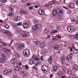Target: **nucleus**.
Returning <instances> with one entry per match:
<instances>
[{
    "label": "nucleus",
    "instance_id": "1",
    "mask_svg": "<svg viewBox=\"0 0 78 78\" xmlns=\"http://www.w3.org/2000/svg\"><path fill=\"white\" fill-rule=\"evenodd\" d=\"M57 14H58V16H62V10L60 9H58L56 10L55 9H54L53 11L52 14L53 16L55 17L56 16H57Z\"/></svg>",
    "mask_w": 78,
    "mask_h": 78
},
{
    "label": "nucleus",
    "instance_id": "2",
    "mask_svg": "<svg viewBox=\"0 0 78 78\" xmlns=\"http://www.w3.org/2000/svg\"><path fill=\"white\" fill-rule=\"evenodd\" d=\"M17 46H18V49L19 50H22L24 48V46L25 44L23 43H20V42H18L17 44Z\"/></svg>",
    "mask_w": 78,
    "mask_h": 78
},
{
    "label": "nucleus",
    "instance_id": "3",
    "mask_svg": "<svg viewBox=\"0 0 78 78\" xmlns=\"http://www.w3.org/2000/svg\"><path fill=\"white\" fill-rule=\"evenodd\" d=\"M41 70L44 72H47L48 70V67L45 65H43L41 67Z\"/></svg>",
    "mask_w": 78,
    "mask_h": 78
},
{
    "label": "nucleus",
    "instance_id": "4",
    "mask_svg": "<svg viewBox=\"0 0 78 78\" xmlns=\"http://www.w3.org/2000/svg\"><path fill=\"white\" fill-rule=\"evenodd\" d=\"M4 73L5 74H9V75H11L12 73V71L11 69H6L4 71Z\"/></svg>",
    "mask_w": 78,
    "mask_h": 78
},
{
    "label": "nucleus",
    "instance_id": "5",
    "mask_svg": "<svg viewBox=\"0 0 78 78\" xmlns=\"http://www.w3.org/2000/svg\"><path fill=\"white\" fill-rule=\"evenodd\" d=\"M23 55L24 56L25 55L28 56L30 55V51L28 49H25L23 51Z\"/></svg>",
    "mask_w": 78,
    "mask_h": 78
},
{
    "label": "nucleus",
    "instance_id": "6",
    "mask_svg": "<svg viewBox=\"0 0 78 78\" xmlns=\"http://www.w3.org/2000/svg\"><path fill=\"white\" fill-rule=\"evenodd\" d=\"M2 32L5 34H6L7 36H11L12 34L11 32L8 31L7 30H5V29H3L2 30Z\"/></svg>",
    "mask_w": 78,
    "mask_h": 78
},
{
    "label": "nucleus",
    "instance_id": "7",
    "mask_svg": "<svg viewBox=\"0 0 78 78\" xmlns=\"http://www.w3.org/2000/svg\"><path fill=\"white\" fill-rule=\"evenodd\" d=\"M21 34L23 37H26V36H28L29 35V33L28 32H25L24 31H23Z\"/></svg>",
    "mask_w": 78,
    "mask_h": 78
},
{
    "label": "nucleus",
    "instance_id": "8",
    "mask_svg": "<svg viewBox=\"0 0 78 78\" xmlns=\"http://www.w3.org/2000/svg\"><path fill=\"white\" fill-rule=\"evenodd\" d=\"M1 55L2 56H7V51H4L1 52Z\"/></svg>",
    "mask_w": 78,
    "mask_h": 78
},
{
    "label": "nucleus",
    "instance_id": "9",
    "mask_svg": "<svg viewBox=\"0 0 78 78\" xmlns=\"http://www.w3.org/2000/svg\"><path fill=\"white\" fill-rule=\"evenodd\" d=\"M68 7L69 8H74V7H75L74 4L73 3L69 4L68 5Z\"/></svg>",
    "mask_w": 78,
    "mask_h": 78
},
{
    "label": "nucleus",
    "instance_id": "10",
    "mask_svg": "<svg viewBox=\"0 0 78 78\" xmlns=\"http://www.w3.org/2000/svg\"><path fill=\"white\" fill-rule=\"evenodd\" d=\"M67 62H70L72 60V56L70 55H68L67 56L66 58Z\"/></svg>",
    "mask_w": 78,
    "mask_h": 78
},
{
    "label": "nucleus",
    "instance_id": "11",
    "mask_svg": "<svg viewBox=\"0 0 78 78\" xmlns=\"http://www.w3.org/2000/svg\"><path fill=\"white\" fill-rule=\"evenodd\" d=\"M46 45L45 43L42 42L40 44V47L41 48H45Z\"/></svg>",
    "mask_w": 78,
    "mask_h": 78
},
{
    "label": "nucleus",
    "instance_id": "12",
    "mask_svg": "<svg viewBox=\"0 0 78 78\" xmlns=\"http://www.w3.org/2000/svg\"><path fill=\"white\" fill-rule=\"evenodd\" d=\"M39 14L41 16H43L44 14V11L42 10H40L38 11Z\"/></svg>",
    "mask_w": 78,
    "mask_h": 78
},
{
    "label": "nucleus",
    "instance_id": "13",
    "mask_svg": "<svg viewBox=\"0 0 78 78\" xmlns=\"http://www.w3.org/2000/svg\"><path fill=\"white\" fill-rule=\"evenodd\" d=\"M66 56L64 55H62L60 57V60L61 62H64V61H65V60H66Z\"/></svg>",
    "mask_w": 78,
    "mask_h": 78
},
{
    "label": "nucleus",
    "instance_id": "14",
    "mask_svg": "<svg viewBox=\"0 0 78 78\" xmlns=\"http://www.w3.org/2000/svg\"><path fill=\"white\" fill-rule=\"evenodd\" d=\"M21 76L22 77H25V76H27V73L25 72H23L21 74Z\"/></svg>",
    "mask_w": 78,
    "mask_h": 78
},
{
    "label": "nucleus",
    "instance_id": "15",
    "mask_svg": "<svg viewBox=\"0 0 78 78\" xmlns=\"http://www.w3.org/2000/svg\"><path fill=\"white\" fill-rule=\"evenodd\" d=\"M58 69V67L57 66H54L53 67V70L54 72H56Z\"/></svg>",
    "mask_w": 78,
    "mask_h": 78
},
{
    "label": "nucleus",
    "instance_id": "16",
    "mask_svg": "<svg viewBox=\"0 0 78 78\" xmlns=\"http://www.w3.org/2000/svg\"><path fill=\"white\" fill-rule=\"evenodd\" d=\"M23 26L24 28H28V27L29 26L28 24L26 23H24L23 24Z\"/></svg>",
    "mask_w": 78,
    "mask_h": 78
},
{
    "label": "nucleus",
    "instance_id": "17",
    "mask_svg": "<svg viewBox=\"0 0 78 78\" xmlns=\"http://www.w3.org/2000/svg\"><path fill=\"white\" fill-rule=\"evenodd\" d=\"M34 44L36 46H39V45L41 44V43H40L39 41H36L34 42Z\"/></svg>",
    "mask_w": 78,
    "mask_h": 78
},
{
    "label": "nucleus",
    "instance_id": "18",
    "mask_svg": "<svg viewBox=\"0 0 78 78\" xmlns=\"http://www.w3.org/2000/svg\"><path fill=\"white\" fill-rule=\"evenodd\" d=\"M53 48L55 50H58V48H59V46L55 44L54 45Z\"/></svg>",
    "mask_w": 78,
    "mask_h": 78
},
{
    "label": "nucleus",
    "instance_id": "19",
    "mask_svg": "<svg viewBox=\"0 0 78 78\" xmlns=\"http://www.w3.org/2000/svg\"><path fill=\"white\" fill-rule=\"evenodd\" d=\"M49 32V30H48V29L47 28H45L44 31V33L46 34H48Z\"/></svg>",
    "mask_w": 78,
    "mask_h": 78
},
{
    "label": "nucleus",
    "instance_id": "20",
    "mask_svg": "<svg viewBox=\"0 0 78 78\" xmlns=\"http://www.w3.org/2000/svg\"><path fill=\"white\" fill-rule=\"evenodd\" d=\"M73 68L74 70H76L78 69V66L76 65H73Z\"/></svg>",
    "mask_w": 78,
    "mask_h": 78
},
{
    "label": "nucleus",
    "instance_id": "21",
    "mask_svg": "<svg viewBox=\"0 0 78 78\" xmlns=\"http://www.w3.org/2000/svg\"><path fill=\"white\" fill-rule=\"evenodd\" d=\"M11 62L12 64H14L15 62H16V60L15 59V58H12L11 61Z\"/></svg>",
    "mask_w": 78,
    "mask_h": 78
},
{
    "label": "nucleus",
    "instance_id": "22",
    "mask_svg": "<svg viewBox=\"0 0 78 78\" xmlns=\"http://www.w3.org/2000/svg\"><path fill=\"white\" fill-rule=\"evenodd\" d=\"M48 61L50 64H52L53 60H52V59H51V56H50L49 58L48 59Z\"/></svg>",
    "mask_w": 78,
    "mask_h": 78
},
{
    "label": "nucleus",
    "instance_id": "23",
    "mask_svg": "<svg viewBox=\"0 0 78 78\" xmlns=\"http://www.w3.org/2000/svg\"><path fill=\"white\" fill-rule=\"evenodd\" d=\"M32 29L34 30H38V28H37V27L36 26H36L34 25L32 26Z\"/></svg>",
    "mask_w": 78,
    "mask_h": 78
},
{
    "label": "nucleus",
    "instance_id": "24",
    "mask_svg": "<svg viewBox=\"0 0 78 78\" xmlns=\"http://www.w3.org/2000/svg\"><path fill=\"white\" fill-rule=\"evenodd\" d=\"M20 18V17H16L14 18V20L15 21H19Z\"/></svg>",
    "mask_w": 78,
    "mask_h": 78
},
{
    "label": "nucleus",
    "instance_id": "25",
    "mask_svg": "<svg viewBox=\"0 0 78 78\" xmlns=\"http://www.w3.org/2000/svg\"><path fill=\"white\" fill-rule=\"evenodd\" d=\"M36 26L38 28H38H41V27H42V25H41V24L39 23H38V24H37Z\"/></svg>",
    "mask_w": 78,
    "mask_h": 78
},
{
    "label": "nucleus",
    "instance_id": "26",
    "mask_svg": "<svg viewBox=\"0 0 78 78\" xmlns=\"http://www.w3.org/2000/svg\"><path fill=\"white\" fill-rule=\"evenodd\" d=\"M73 52L75 54H77V53H78V49H73Z\"/></svg>",
    "mask_w": 78,
    "mask_h": 78
},
{
    "label": "nucleus",
    "instance_id": "27",
    "mask_svg": "<svg viewBox=\"0 0 78 78\" xmlns=\"http://www.w3.org/2000/svg\"><path fill=\"white\" fill-rule=\"evenodd\" d=\"M14 11V8L12 7H11L9 8V12H12Z\"/></svg>",
    "mask_w": 78,
    "mask_h": 78
},
{
    "label": "nucleus",
    "instance_id": "28",
    "mask_svg": "<svg viewBox=\"0 0 78 78\" xmlns=\"http://www.w3.org/2000/svg\"><path fill=\"white\" fill-rule=\"evenodd\" d=\"M75 31V28L71 26V31L70 33H72Z\"/></svg>",
    "mask_w": 78,
    "mask_h": 78
},
{
    "label": "nucleus",
    "instance_id": "29",
    "mask_svg": "<svg viewBox=\"0 0 78 78\" xmlns=\"http://www.w3.org/2000/svg\"><path fill=\"white\" fill-rule=\"evenodd\" d=\"M21 69H22V67H20V66L17 67L16 68V70H18V71H19V70H21Z\"/></svg>",
    "mask_w": 78,
    "mask_h": 78
},
{
    "label": "nucleus",
    "instance_id": "30",
    "mask_svg": "<svg viewBox=\"0 0 78 78\" xmlns=\"http://www.w3.org/2000/svg\"><path fill=\"white\" fill-rule=\"evenodd\" d=\"M71 29V26H68L67 27V30L69 31V32H70V33Z\"/></svg>",
    "mask_w": 78,
    "mask_h": 78
},
{
    "label": "nucleus",
    "instance_id": "31",
    "mask_svg": "<svg viewBox=\"0 0 78 78\" xmlns=\"http://www.w3.org/2000/svg\"><path fill=\"white\" fill-rule=\"evenodd\" d=\"M74 39L78 41V34H77L74 35Z\"/></svg>",
    "mask_w": 78,
    "mask_h": 78
},
{
    "label": "nucleus",
    "instance_id": "32",
    "mask_svg": "<svg viewBox=\"0 0 78 78\" xmlns=\"http://www.w3.org/2000/svg\"><path fill=\"white\" fill-rule=\"evenodd\" d=\"M34 23L35 25H36L37 24H38L39 23V21L37 20H35L34 21Z\"/></svg>",
    "mask_w": 78,
    "mask_h": 78
},
{
    "label": "nucleus",
    "instance_id": "33",
    "mask_svg": "<svg viewBox=\"0 0 78 78\" xmlns=\"http://www.w3.org/2000/svg\"><path fill=\"white\" fill-rule=\"evenodd\" d=\"M30 64H34L35 63L34 61L33 60H31L30 61Z\"/></svg>",
    "mask_w": 78,
    "mask_h": 78
},
{
    "label": "nucleus",
    "instance_id": "34",
    "mask_svg": "<svg viewBox=\"0 0 78 78\" xmlns=\"http://www.w3.org/2000/svg\"><path fill=\"white\" fill-rule=\"evenodd\" d=\"M58 74L60 76H61V75H62V72L61 71H58Z\"/></svg>",
    "mask_w": 78,
    "mask_h": 78
},
{
    "label": "nucleus",
    "instance_id": "35",
    "mask_svg": "<svg viewBox=\"0 0 78 78\" xmlns=\"http://www.w3.org/2000/svg\"><path fill=\"white\" fill-rule=\"evenodd\" d=\"M17 78V75L16 73H15L13 74V78Z\"/></svg>",
    "mask_w": 78,
    "mask_h": 78
},
{
    "label": "nucleus",
    "instance_id": "36",
    "mask_svg": "<svg viewBox=\"0 0 78 78\" xmlns=\"http://www.w3.org/2000/svg\"><path fill=\"white\" fill-rule=\"evenodd\" d=\"M57 37H53L52 38V39L53 40V41H57Z\"/></svg>",
    "mask_w": 78,
    "mask_h": 78
},
{
    "label": "nucleus",
    "instance_id": "37",
    "mask_svg": "<svg viewBox=\"0 0 78 78\" xmlns=\"http://www.w3.org/2000/svg\"><path fill=\"white\" fill-rule=\"evenodd\" d=\"M5 60H4L2 58H0V62L1 63H5Z\"/></svg>",
    "mask_w": 78,
    "mask_h": 78
},
{
    "label": "nucleus",
    "instance_id": "38",
    "mask_svg": "<svg viewBox=\"0 0 78 78\" xmlns=\"http://www.w3.org/2000/svg\"><path fill=\"white\" fill-rule=\"evenodd\" d=\"M14 64V67H18V64H17V63L16 62H15Z\"/></svg>",
    "mask_w": 78,
    "mask_h": 78
},
{
    "label": "nucleus",
    "instance_id": "39",
    "mask_svg": "<svg viewBox=\"0 0 78 78\" xmlns=\"http://www.w3.org/2000/svg\"><path fill=\"white\" fill-rule=\"evenodd\" d=\"M58 31L56 30H53L52 31H51V33H52V34H53V33H58Z\"/></svg>",
    "mask_w": 78,
    "mask_h": 78
},
{
    "label": "nucleus",
    "instance_id": "40",
    "mask_svg": "<svg viewBox=\"0 0 78 78\" xmlns=\"http://www.w3.org/2000/svg\"><path fill=\"white\" fill-rule=\"evenodd\" d=\"M67 73L68 74H71L72 73V72H71L70 70L69 69L67 70Z\"/></svg>",
    "mask_w": 78,
    "mask_h": 78
},
{
    "label": "nucleus",
    "instance_id": "41",
    "mask_svg": "<svg viewBox=\"0 0 78 78\" xmlns=\"http://www.w3.org/2000/svg\"><path fill=\"white\" fill-rule=\"evenodd\" d=\"M71 22H75V19L74 18L71 17Z\"/></svg>",
    "mask_w": 78,
    "mask_h": 78
},
{
    "label": "nucleus",
    "instance_id": "42",
    "mask_svg": "<svg viewBox=\"0 0 78 78\" xmlns=\"http://www.w3.org/2000/svg\"><path fill=\"white\" fill-rule=\"evenodd\" d=\"M1 2L2 3H5V2H7V0H1Z\"/></svg>",
    "mask_w": 78,
    "mask_h": 78
},
{
    "label": "nucleus",
    "instance_id": "43",
    "mask_svg": "<svg viewBox=\"0 0 78 78\" xmlns=\"http://www.w3.org/2000/svg\"><path fill=\"white\" fill-rule=\"evenodd\" d=\"M8 16H10L11 17H12V16H13V13H10L9 14H8Z\"/></svg>",
    "mask_w": 78,
    "mask_h": 78
},
{
    "label": "nucleus",
    "instance_id": "44",
    "mask_svg": "<svg viewBox=\"0 0 78 78\" xmlns=\"http://www.w3.org/2000/svg\"><path fill=\"white\" fill-rule=\"evenodd\" d=\"M5 27V28H7V29H8V28H9V26L8 25H6Z\"/></svg>",
    "mask_w": 78,
    "mask_h": 78
},
{
    "label": "nucleus",
    "instance_id": "45",
    "mask_svg": "<svg viewBox=\"0 0 78 78\" xmlns=\"http://www.w3.org/2000/svg\"><path fill=\"white\" fill-rule=\"evenodd\" d=\"M15 55L16 57H19V56H20L19 54L18 53H16Z\"/></svg>",
    "mask_w": 78,
    "mask_h": 78
},
{
    "label": "nucleus",
    "instance_id": "46",
    "mask_svg": "<svg viewBox=\"0 0 78 78\" xmlns=\"http://www.w3.org/2000/svg\"><path fill=\"white\" fill-rule=\"evenodd\" d=\"M74 37H75L74 36H73V35H71L70 36V39H73V38L75 39Z\"/></svg>",
    "mask_w": 78,
    "mask_h": 78
},
{
    "label": "nucleus",
    "instance_id": "47",
    "mask_svg": "<svg viewBox=\"0 0 78 78\" xmlns=\"http://www.w3.org/2000/svg\"><path fill=\"white\" fill-rule=\"evenodd\" d=\"M33 58H36L37 57V55H34L32 56Z\"/></svg>",
    "mask_w": 78,
    "mask_h": 78
},
{
    "label": "nucleus",
    "instance_id": "48",
    "mask_svg": "<svg viewBox=\"0 0 78 78\" xmlns=\"http://www.w3.org/2000/svg\"><path fill=\"white\" fill-rule=\"evenodd\" d=\"M17 26H21L22 25V23H19L17 24Z\"/></svg>",
    "mask_w": 78,
    "mask_h": 78
},
{
    "label": "nucleus",
    "instance_id": "49",
    "mask_svg": "<svg viewBox=\"0 0 78 78\" xmlns=\"http://www.w3.org/2000/svg\"><path fill=\"white\" fill-rule=\"evenodd\" d=\"M6 56H4L3 57L2 59H3V60L4 61H5V59H6V57H5Z\"/></svg>",
    "mask_w": 78,
    "mask_h": 78
},
{
    "label": "nucleus",
    "instance_id": "50",
    "mask_svg": "<svg viewBox=\"0 0 78 78\" xmlns=\"http://www.w3.org/2000/svg\"><path fill=\"white\" fill-rule=\"evenodd\" d=\"M39 62H36V64L35 65V66H37L39 65Z\"/></svg>",
    "mask_w": 78,
    "mask_h": 78
},
{
    "label": "nucleus",
    "instance_id": "51",
    "mask_svg": "<svg viewBox=\"0 0 78 78\" xmlns=\"http://www.w3.org/2000/svg\"><path fill=\"white\" fill-rule=\"evenodd\" d=\"M75 3L76 4L78 5V0H76L75 2Z\"/></svg>",
    "mask_w": 78,
    "mask_h": 78
},
{
    "label": "nucleus",
    "instance_id": "52",
    "mask_svg": "<svg viewBox=\"0 0 78 78\" xmlns=\"http://www.w3.org/2000/svg\"><path fill=\"white\" fill-rule=\"evenodd\" d=\"M29 9H30V10H32L33 9V6H31L30 7H29Z\"/></svg>",
    "mask_w": 78,
    "mask_h": 78
},
{
    "label": "nucleus",
    "instance_id": "53",
    "mask_svg": "<svg viewBox=\"0 0 78 78\" xmlns=\"http://www.w3.org/2000/svg\"><path fill=\"white\" fill-rule=\"evenodd\" d=\"M71 48L73 49H75V46H74V45H73V44H72V47Z\"/></svg>",
    "mask_w": 78,
    "mask_h": 78
},
{
    "label": "nucleus",
    "instance_id": "54",
    "mask_svg": "<svg viewBox=\"0 0 78 78\" xmlns=\"http://www.w3.org/2000/svg\"><path fill=\"white\" fill-rule=\"evenodd\" d=\"M23 12V14H28V12H27L25 11H24Z\"/></svg>",
    "mask_w": 78,
    "mask_h": 78
},
{
    "label": "nucleus",
    "instance_id": "55",
    "mask_svg": "<svg viewBox=\"0 0 78 78\" xmlns=\"http://www.w3.org/2000/svg\"><path fill=\"white\" fill-rule=\"evenodd\" d=\"M25 68L26 69H28V65H26L25 66Z\"/></svg>",
    "mask_w": 78,
    "mask_h": 78
},
{
    "label": "nucleus",
    "instance_id": "56",
    "mask_svg": "<svg viewBox=\"0 0 78 78\" xmlns=\"http://www.w3.org/2000/svg\"><path fill=\"white\" fill-rule=\"evenodd\" d=\"M55 1L56 2H57V3H59V2H60L61 0H55Z\"/></svg>",
    "mask_w": 78,
    "mask_h": 78
},
{
    "label": "nucleus",
    "instance_id": "57",
    "mask_svg": "<svg viewBox=\"0 0 78 78\" xmlns=\"http://www.w3.org/2000/svg\"><path fill=\"white\" fill-rule=\"evenodd\" d=\"M11 2L12 3H15L16 2H15V0H12L11 1Z\"/></svg>",
    "mask_w": 78,
    "mask_h": 78
},
{
    "label": "nucleus",
    "instance_id": "58",
    "mask_svg": "<svg viewBox=\"0 0 78 78\" xmlns=\"http://www.w3.org/2000/svg\"><path fill=\"white\" fill-rule=\"evenodd\" d=\"M21 1L22 2L24 3L27 2V0H21Z\"/></svg>",
    "mask_w": 78,
    "mask_h": 78
},
{
    "label": "nucleus",
    "instance_id": "59",
    "mask_svg": "<svg viewBox=\"0 0 78 78\" xmlns=\"http://www.w3.org/2000/svg\"><path fill=\"white\" fill-rule=\"evenodd\" d=\"M63 8L66 9H67V10H68V9L65 6H63Z\"/></svg>",
    "mask_w": 78,
    "mask_h": 78
},
{
    "label": "nucleus",
    "instance_id": "60",
    "mask_svg": "<svg viewBox=\"0 0 78 78\" xmlns=\"http://www.w3.org/2000/svg\"><path fill=\"white\" fill-rule=\"evenodd\" d=\"M31 5V3H27V6H30V5Z\"/></svg>",
    "mask_w": 78,
    "mask_h": 78
},
{
    "label": "nucleus",
    "instance_id": "61",
    "mask_svg": "<svg viewBox=\"0 0 78 78\" xmlns=\"http://www.w3.org/2000/svg\"><path fill=\"white\" fill-rule=\"evenodd\" d=\"M57 37L59 38V39H61V37L59 36V35L57 36Z\"/></svg>",
    "mask_w": 78,
    "mask_h": 78
},
{
    "label": "nucleus",
    "instance_id": "62",
    "mask_svg": "<svg viewBox=\"0 0 78 78\" xmlns=\"http://www.w3.org/2000/svg\"><path fill=\"white\" fill-rule=\"evenodd\" d=\"M44 7H46V8H48V5L47 4H46L44 6Z\"/></svg>",
    "mask_w": 78,
    "mask_h": 78
},
{
    "label": "nucleus",
    "instance_id": "63",
    "mask_svg": "<svg viewBox=\"0 0 78 78\" xmlns=\"http://www.w3.org/2000/svg\"><path fill=\"white\" fill-rule=\"evenodd\" d=\"M23 11H24L23 10V11H20V13H21V14H23Z\"/></svg>",
    "mask_w": 78,
    "mask_h": 78
},
{
    "label": "nucleus",
    "instance_id": "64",
    "mask_svg": "<svg viewBox=\"0 0 78 78\" xmlns=\"http://www.w3.org/2000/svg\"><path fill=\"white\" fill-rule=\"evenodd\" d=\"M40 59L42 61H44V60L43 59V57L41 56V57Z\"/></svg>",
    "mask_w": 78,
    "mask_h": 78
}]
</instances>
